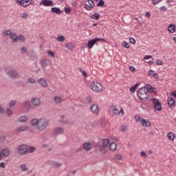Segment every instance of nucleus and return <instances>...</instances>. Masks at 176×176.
<instances>
[{
    "instance_id": "27",
    "label": "nucleus",
    "mask_w": 176,
    "mask_h": 176,
    "mask_svg": "<svg viewBox=\"0 0 176 176\" xmlns=\"http://www.w3.org/2000/svg\"><path fill=\"white\" fill-rule=\"evenodd\" d=\"M27 120H28V118L25 116H22L19 118V122H21V123H25Z\"/></svg>"
},
{
    "instance_id": "31",
    "label": "nucleus",
    "mask_w": 176,
    "mask_h": 176,
    "mask_svg": "<svg viewBox=\"0 0 176 176\" xmlns=\"http://www.w3.org/2000/svg\"><path fill=\"white\" fill-rule=\"evenodd\" d=\"M138 87V83L135 84L134 86L131 87L130 92L131 93H135V90Z\"/></svg>"
},
{
    "instance_id": "34",
    "label": "nucleus",
    "mask_w": 176,
    "mask_h": 176,
    "mask_svg": "<svg viewBox=\"0 0 176 176\" xmlns=\"http://www.w3.org/2000/svg\"><path fill=\"white\" fill-rule=\"evenodd\" d=\"M58 42H64L65 41V37L63 36H58L56 38Z\"/></svg>"
},
{
    "instance_id": "13",
    "label": "nucleus",
    "mask_w": 176,
    "mask_h": 176,
    "mask_svg": "<svg viewBox=\"0 0 176 176\" xmlns=\"http://www.w3.org/2000/svg\"><path fill=\"white\" fill-rule=\"evenodd\" d=\"M41 3H42L43 6H54V3H53V1H50V0H42L41 1Z\"/></svg>"
},
{
    "instance_id": "38",
    "label": "nucleus",
    "mask_w": 176,
    "mask_h": 176,
    "mask_svg": "<svg viewBox=\"0 0 176 176\" xmlns=\"http://www.w3.org/2000/svg\"><path fill=\"white\" fill-rule=\"evenodd\" d=\"M7 115L8 116H12L13 115V110L12 109L9 108L7 109Z\"/></svg>"
},
{
    "instance_id": "25",
    "label": "nucleus",
    "mask_w": 176,
    "mask_h": 176,
    "mask_svg": "<svg viewBox=\"0 0 176 176\" xmlns=\"http://www.w3.org/2000/svg\"><path fill=\"white\" fill-rule=\"evenodd\" d=\"M83 148L85 149V151H90V149H91V144L85 142L83 144Z\"/></svg>"
},
{
    "instance_id": "5",
    "label": "nucleus",
    "mask_w": 176,
    "mask_h": 176,
    "mask_svg": "<svg viewBox=\"0 0 176 176\" xmlns=\"http://www.w3.org/2000/svg\"><path fill=\"white\" fill-rule=\"evenodd\" d=\"M90 87L93 91H96V93H100L101 90H102V85L98 83V82H93L90 85Z\"/></svg>"
},
{
    "instance_id": "39",
    "label": "nucleus",
    "mask_w": 176,
    "mask_h": 176,
    "mask_svg": "<svg viewBox=\"0 0 176 176\" xmlns=\"http://www.w3.org/2000/svg\"><path fill=\"white\" fill-rule=\"evenodd\" d=\"M72 12V10L69 7L65 8V12L66 14H69Z\"/></svg>"
},
{
    "instance_id": "35",
    "label": "nucleus",
    "mask_w": 176,
    "mask_h": 176,
    "mask_svg": "<svg viewBox=\"0 0 176 176\" xmlns=\"http://www.w3.org/2000/svg\"><path fill=\"white\" fill-rule=\"evenodd\" d=\"M18 41L20 42H25V38H24V36L20 34L18 36Z\"/></svg>"
},
{
    "instance_id": "60",
    "label": "nucleus",
    "mask_w": 176,
    "mask_h": 176,
    "mask_svg": "<svg viewBox=\"0 0 176 176\" xmlns=\"http://www.w3.org/2000/svg\"><path fill=\"white\" fill-rule=\"evenodd\" d=\"M144 60H149L150 58H152V56L151 55H146L144 57Z\"/></svg>"
},
{
    "instance_id": "2",
    "label": "nucleus",
    "mask_w": 176,
    "mask_h": 176,
    "mask_svg": "<svg viewBox=\"0 0 176 176\" xmlns=\"http://www.w3.org/2000/svg\"><path fill=\"white\" fill-rule=\"evenodd\" d=\"M4 72L10 79H17L19 77V72L17 69L12 68V66H6L4 68Z\"/></svg>"
},
{
    "instance_id": "32",
    "label": "nucleus",
    "mask_w": 176,
    "mask_h": 176,
    "mask_svg": "<svg viewBox=\"0 0 176 176\" xmlns=\"http://www.w3.org/2000/svg\"><path fill=\"white\" fill-rule=\"evenodd\" d=\"M20 168L21 171H28V168H27V166L24 164L20 165Z\"/></svg>"
},
{
    "instance_id": "26",
    "label": "nucleus",
    "mask_w": 176,
    "mask_h": 176,
    "mask_svg": "<svg viewBox=\"0 0 176 176\" xmlns=\"http://www.w3.org/2000/svg\"><path fill=\"white\" fill-rule=\"evenodd\" d=\"M167 137L170 141H174V138H175V135L173 132H170L168 133Z\"/></svg>"
},
{
    "instance_id": "50",
    "label": "nucleus",
    "mask_w": 176,
    "mask_h": 176,
    "mask_svg": "<svg viewBox=\"0 0 176 176\" xmlns=\"http://www.w3.org/2000/svg\"><path fill=\"white\" fill-rule=\"evenodd\" d=\"M14 105H16V100H12L10 102V108L14 107Z\"/></svg>"
},
{
    "instance_id": "44",
    "label": "nucleus",
    "mask_w": 176,
    "mask_h": 176,
    "mask_svg": "<svg viewBox=\"0 0 176 176\" xmlns=\"http://www.w3.org/2000/svg\"><path fill=\"white\" fill-rule=\"evenodd\" d=\"M23 104L25 107H30L31 105V102H30V100H25L24 101Z\"/></svg>"
},
{
    "instance_id": "4",
    "label": "nucleus",
    "mask_w": 176,
    "mask_h": 176,
    "mask_svg": "<svg viewBox=\"0 0 176 176\" xmlns=\"http://www.w3.org/2000/svg\"><path fill=\"white\" fill-rule=\"evenodd\" d=\"M138 97L141 101H146L149 97L148 91L145 88H140L138 91Z\"/></svg>"
},
{
    "instance_id": "9",
    "label": "nucleus",
    "mask_w": 176,
    "mask_h": 176,
    "mask_svg": "<svg viewBox=\"0 0 176 176\" xmlns=\"http://www.w3.org/2000/svg\"><path fill=\"white\" fill-rule=\"evenodd\" d=\"M155 111H162V103L157 99L153 100Z\"/></svg>"
},
{
    "instance_id": "47",
    "label": "nucleus",
    "mask_w": 176,
    "mask_h": 176,
    "mask_svg": "<svg viewBox=\"0 0 176 176\" xmlns=\"http://www.w3.org/2000/svg\"><path fill=\"white\" fill-rule=\"evenodd\" d=\"M129 43H132V45H135V39L133 37L129 38Z\"/></svg>"
},
{
    "instance_id": "43",
    "label": "nucleus",
    "mask_w": 176,
    "mask_h": 176,
    "mask_svg": "<svg viewBox=\"0 0 176 176\" xmlns=\"http://www.w3.org/2000/svg\"><path fill=\"white\" fill-rule=\"evenodd\" d=\"M21 54L27 53V48L25 47H22L21 49Z\"/></svg>"
},
{
    "instance_id": "62",
    "label": "nucleus",
    "mask_w": 176,
    "mask_h": 176,
    "mask_svg": "<svg viewBox=\"0 0 176 176\" xmlns=\"http://www.w3.org/2000/svg\"><path fill=\"white\" fill-rule=\"evenodd\" d=\"M153 78H155V79L159 78V76H158L157 73H153Z\"/></svg>"
},
{
    "instance_id": "22",
    "label": "nucleus",
    "mask_w": 176,
    "mask_h": 176,
    "mask_svg": "<svg viewBox=\"0 0 176 176\" xmlns=\"http://www.w3.org/2000/svg\"><path fill=\"white\" fill-rule=\"evenodd\" d=\"M10 36L12 39V42H14V43H17V42H19V38L16 33H12Z\"/></svg>"
},
{
    "instance_id": "46",
    "label": "nucleus",
    "mask_w": 176,
    "mask_h": 176,
    "mask_svg": "<svg viewBox=\"0 0 176 176\" xmlns=\"http://www.w3.org/2000/svg\"><path fill=\"white\" fill-rule=\"evenodd\" d=\"M88 3L90 8H94V1H93V0H89Z\"/></svg>"
},
{
    "instance_id": "3",
    "label": "nucleus",
    "mask_w": 176,
    "mask_h": 176,
    "mask_svg": "<svg viewBox=\"0 0 176 176\" xmlns=\"http://www.w3.org/2000/svg\"><path fill=\"white\" fill-rule=\"evenodd\" d=\"M108 145H109V140L104 139L98 142L96 145V148L99 149L100 153L104 155V153H107V146H108Z\"/></svg>"
},
{
    "instance_id": "11",
    "label": "nucleus",
    "mask_w": 176,
    "mask_h": 176,
    "mask_svg": "<svg viewBox=\"0 0 176 176\" xmlns=\"http://www.w3.org/2000/svg\"><path fill=\"white\" fill-rule=\"evenodd\" d=\"M90 109L91 112L96 115H98V113H100V109H98V106H97L96 104H91Z\"/></svg>"
},
{
    "instance_id": "64",
    "label": "nucleus",
    "mask_w": 176,
    "mask_h": 176,
    "mask_svg": "<svg viewBox=\"0 0 176 176\" xmlns=\"http://www.w3.org/2000/svg\"><path fill=\"white\" fill-rule=\"evenodd\" d=\"M130 71H131L132 72H134V71H135V67H134L133 66H131L129 67Z\"/></svg>"
},
{
    "instance_id": "59",
    "label": "nucleus",
    "mask_w": 176,
    "mask_h": 176,
    "mask_svg": "<svg viewBox=\"0 0 176 176\" xmlns=\"http://www.w3.org/2000/svg\"><path fill=\"white\" fill-rule=\"evenodd\" d=\"M152 1L153 2V5H157L159 2H162V0H152Z\"/></svg>"
},
{
    "instance_id": "19",
    "label": "nucleus",
    "mask_w": 176,
    "mask_h": 176,
    "mask_svg": "<svg viewBox=\"0 0 176 176\" xmlns=\"http://www.w3.org/2000/svg\"><path fill=\"white\" fill-rule=\"evenodd\" d=\"M51 11L52 12V13H56V14H61V13L63 12V11H61V10L60 9V8H57V7L52 8Z\"/></svg>"
},
{
    "instance_id": "55",
    "label": "nucleus",
    "mask_w": 176,
    "mask_h": 176,
    "mask_svg": "<svg viewBox=\"0 0 176 176\" xmlns=\"http://www.w3.org/2000/svg\"><path fill=\"white\" fill-rule=\"evenodd\" d=\"M120 130H121L122 133H126V126L122 125V126L120 127Z\"/></svg>"
},
{
    "instance_id": "29",
    "label": "nucleus",
    "mask_w": 176,
    "mask_h": 176,
    "mask_svg": "<svg viewBox=\"0 0 176 176\" xmlns=\"http://www.w3.org/2000/svg\"><path fill=\"white\" fill-rule=\"evenodd\" d=\"M2 34L3 36H9V35H12V31L10 30H4Z\"/></svg>"
},
{
    "instance_id": "17",
    "label": "nucleus",
    "mask_w": 176,
    "mask_h": 176,
    "mask_svg": "<svg viewBox=\"0 0 176 176\" xmlns=\"http://www.w3.org/2000/svg\"><path fill=\"white\" fill-rule=\"evenodd\" d=\"M49 60H46V59H43L41 61V67L43 69V71H45L46 69V67H48L49 65Z\"/></svg>"
},
{
    "instance_id": "23",
    "label": "nucleus",
    "mask_w": 176,
    "mask_h": 176,
    "mask_svg": "<svg viewBox=\"0 0 176 176\" xmlns=\"http://www.w3.org/2000/svg\"><path fill=\"white\" fill-rule=\"evenodd\" d=\"M100 17L101 15L98 12H95L91 16V19H92V20H100Z\"/></svg>"
},
{
    "instance_id": "8",
    "label": "nucleus",
    "mask_w": 176,
    "mask_h": 176,
    "mask_svg": "<svg viewBox=\"0 0 176 176\" xmlns=\"http://www.w3.org/2000/svg\"><path fill=\"white\" fill-rule=\"evenodd\" d=\"M18 151L21 155H25L28 152V147L25 144H21L19 146Z\"/></svg>"
},
{
    "instance_id": "37",
    "label": "nucleus",
    "mask_w": 176,
    "mask_h": 176,
    "mask_svg": "<svg viewBox=\"0 0 176 176\" xmlns=\"http://www.w3.org/2000/svg\"><path fill=\"white\" fill-rule=\"evenodd\" d=\"M54 100L55 102H57V104H60V102H61V98L58 97V96H55L54 98Z\"/></svg>"
},
{
    "instance_id": "12",
    "label": "nucleus",
    "mask_w": 176,
    "mask_h": 176,
    "mask_svg": "<svg viewBox=\"0 0 176 176\" xmlns=\"http://www.w3.org/2000/svg\"><path fill=\"white\" fill-rule=\"evenodd\" d=\"M54 134L55 135H60V134H64V129L61 126L55 128Z\"/></svg>"
},
{
    "instance_id": "30",
    "label": "nucleus",
    "mask_w": 176,
    "mask_h": 176,
    "mask_svg": "<svg viewBox=\"0 0 176 176\" xmlns=\"http://www.w3.org/2000/svg\"><path fill=\"white\" fill-rule=\"evenodd\" d=\"M109 149H110V151H116V143L111 142L109 144Z\"/></svg>"
},
{
    "instance_id": "52",
    "label": "nucleus",
    "mask_w": 176,
    "mask_h": 176,
    "mask_svg": "<svg viewBox=\"0 0 176 176\" xmlns=\"http://www.w3.org/2000/svg\"><path fill=\"white\" fill-rule=\"evenodd\" d=\"M140 156H142V157H144V159L147 157L146 153L144 151H142L140 153Z\"/></svg>"
},
{
    "instance_id": "24",
    "label": "nucleus",
    "mask_w": 176,
    "mask_h": 176,
    "mask_svg": "<svg viewBox=\"0 0 176 176\" xmlns=\"http://www.w3.org/2000/svg\"><path fill=\"white\" fill-rule=\"evenodd\" d=\"M168 30L169 31V32H170V34H174V32H175V25L170 24L168 27Z\"/></svg>"
},
{
    "instance_id": "6",
    "label": "nucleus",
    "mask_w": 176,
    "mask_h": 176,
    "mask_svg": "<svg viewBox=\"0 0 176 176\" xmlns=\"http://www.w3.org/2000/svg\"><path fill=\"white\" fill-rule=\"evenodd\" d=\"M98 41H102L104 42H105V39L104 38H94V39H91L88 41L87 43V47L88 49H91L94 45H96V43H97V42H98Z\"/></svg>"
},
{
    "instance_id": "18",
    "label": "nucleus",
    "mask_w": 176,
    "mask_h": 176,
    "mask_svg": "<svg viewBox=\"0 0 176 176\" xmlns=\"http://www.w3.org/2000/svg\"><path fill=\"white\" fill-rule=\"evenodd\" d=\"M38 83L43 86V87H47V82H46V80L45 78H41L38 80Z\"/></svg>"
},
{
    "instance_id": "51",
    "label": "nucleus",
    "mask_w": 176,
    "mask_h": 176,
    "mask_svg": "<svg viewBox=\"0 0 176 176\" xmlns=\"http://www.w3.org/2000/svg\"><path fill=\"white\" fill-rule=\"evenodd\" d=\"M47 54H48V56H50V57H54V52H53L52 51H48Z\"/></svg>"
},
{
    "instance_id": "21",
    "label": "nucleus",
    "mask_w": 176,
    "mask_h": 176,
    "mask_svg": "<svg viewBox=\"0 0 176 176\" xmlns=\"http://www.w3.org/2000/svg\"><path fill=\"white\" fill-rule=\"evenodd\" d=\"M28 129H29L28 126H22L18 127L16 131H17L18 133H21V131H27Z\"/></svg>"
},
{
    "instance_id": "49",
    "label": "nucleus",
    "mask_w": 176,
    "mask_h": 176,
    "mask_svg": "<svg viewBox=\"0 0 176 176\" xmlns=\"http://www.w3.org/2000/svg\"><path fill=\"white\" fill-rule=\"evenodd\" d=\"M86 100L89 104H91V102H93V100H91V97L90 96H87Z\"/></svg>"
},
{
    "instance_id": "10",
    "label": "nucleus",
    "mask_w": 176,
    "mask_h": 176,
    "mask_svg": "<svg viewBox=\"0 0 176 176\" xmlns=\"http://www.w3.org/2000/svg\"><path fill=\"white\" fill-rule=\"evenodd\" d=\"M109 110L110 113H113V115H120V111L114 105L110 106Z\"/></svg>"
},
{
    "instance_id": "36",
    "label": "nucleus",
    "mask_w": 176,
    "mask_h": 176,
    "mask_svg": "<svg viewBox=\"0 0 176 176\" xmlns=\"http://www.w3.org/2000/svg\"><path fill=\"white\" fill-rule=\"evenodd\" d=\"M78 71H80V72H81L82 76H84V78H87V73H86V72L82 70L81 68H78Z\"/></svg>"
},
{
    "instance_id": "33",
    "label": "nucleus",
    "mask_w": 176,
    "mask_h": 176,
    "mask_svg": "<svg viewBox=\"0 0 176 176\" xmlns=\"http://www.w3.org/2000/svg\"><path fill=\"white\" fill-rule=\"evenodd\" d=\"M66 47L69 50H74V47H75V46H74V44H72V43H67L66 45Z\"/></svg>"
},
{
    "instance_id": "15",
    "label": "nucleus",
    "mask_w": 176,
    "mask_h": 176,
    "mask_svg": "<svg viewBox=\"0 0 176 176\" xmlns=\"http://www.w3.org/2000/svg\"><path fill=\"white\" fill-rule=\"evenodd\" d=\"M8 155H10L9 148H4L1 151V152H0V157H2V156H5L6 157Z\"/></svg>"
},
{
    "instance_id": "53",
    "label": "nucleus",
    "mask_w": 176,
    "mask_h": 176,
    "mask_svg": "<svg viewBox=\"0 0 176 176\" xmlns=\"http://www.w3.org/2000/svg\"><path fill=\"white\" fill-rule=\"evenodd\" d=\"M21 17H22V19H27L28 17V13L23 12Z\"/></svg>"
},
{
    "instance_id": "40",
    "label": "nucleus",
    "mask_w": 176,
    "mask_h": 176,
    "mask_svg": "<svg viewBox=\"0 0 176 176\" xmlns=\"http://www.w3.org/2000/svg\"><path fill=\"white\" fill-rule=\"evenodd\" d=\"M5 140H6V136L5 135H2L0 136V142H5Z\"/></svg>"
},
{
    "instance_id": "48",
    "label": "nucleus",
    "mask_w": 176,
    "mask_h": 176,
    "mask_svg": "<svg viewBox=\"0 0 176 176\" xmlns=\"http://www.w3.org/2000/svg\"><path fill=\"white\" fill-rule=\"evenodd\" d=\"M29 152H30V153H34V152H35V147L30 146L29 148Z\"/></svg>"
},
{
    "instance_id": "61",
    "label": "nucleus",
    "mask_w": 176,
    "mask_h": 176,
    "mask_svg": "<svg viewBox=\"0 0 176 176\" xmlns=\"http://www.w3.org/2000/svg\"><path fill=\"white\" fill-rule=\"evenodd\" d=\"M116 159H117V160H122V155H116Z\"/></svg>"
},
{
    "instance_id": "14",
    "label": "nucleus",
    "mask_w": 176,
    "mask_h": 176,
    "mask_svg": "<svg viewBox=\"0 0 176 176\" xmlns=\"http://www.w3.org/2000/svg\"><path fill=\"white\" fill-rule=\"evenodd\" d=\"M168 105L170 108H175V99L173 98H168Z\"/></svg>"
},
{
    "instance_id": "45",
    "label": "nucleus",
    "mask_w": 176,
    "mask_h": 176,
    "mask_svg": "<svg viewBox=\"0 0 176 176\" xmlns=\"http://www.w3.org/2000/svg\"><path fill=\"white\" fill-rule=\"evenodd\" d=\"M104 3L105 2L104 1V0H100L98 3L97 4V6H104Z\"/></svg>"
},
{
    "instance_id": "41",
    "label": "nucleus",
    "mask_w": 176,
    "mask_h": 176,
    "mask_svg": "<svg viewBox=\"0 0 176 176\" xmlns=\"http://www.w3.org/2000/svg\"><path fill=\"white\" fill-rule=\"evenodd\" d=\"M122 46L125 47V49H129L130 47V45L126 41L122 42Z\"/></svg>"
},
{
    "instance_id": "56",
    "label": "nucleus",
    "mask_w": 176,
    "mask_h": 176,
    "mask_svg": "<svg viewBox=\"0 0 176 176\" xmlns=\"http://www.w3.org/2000/svg\"><path fill=\"white\" fill-rule=\"evenodd\" d=\"M149 91H150V93H156L157 91V90L156 89V88L151 87V89Z\"/></svg>"
},
{
    "instance_id": "20",
    "label": "nucleus",
    "mask_w": 176,
    "mask_h": 176,
    "mask_svg": "<svg viewBox=\"0 0 176 176\" xmlns=\"http://www.w3.org/2000/svg\"><path fill=\"white\" fill-rule=\"evenodd\" d=\"M142 126H145V127H151V122L147 120H144L143 118L141 119Z\"/></svg>"
},
{
    "instance_id": "7",
    "label": "nucleus",
    "mask_w": 176,
    "mask_h": 176,
    "mask_svg": "<svg viewBox=\"0 0 176 176\" xmlns=\"http://www.w3.org/2000/svg\"><path fill=\"white\" fill-rule=\"evenodd\" d=\"M16 3L20 5L21 6H23V8H27V6H30L31 5V2L32 1L31 0H15Z\"/></svg>"
},
{
    "instance_id": "28",
    "label": "nucleus",
    "mask_w": 176,
    "mask_h": 176,
    "mask_svg": "<svg viewBox=\"0 0 176 176\" xmlns=\"http://www.w3.org/2000/svg\"><path fill=\"white\" fill-rule=\"evenodd\" d=\"M142 89H145V90L147 91V94H148L150 90L152 89V85L146 84L144 87H142Z\"/></svg>"
},
{
    "instance_id": "57",
    "label": "nucleus",
    "mask_w": 176,
    "mask_h": 176,
    "mask_svg": "<svg viewBox=\"0 0 176 176\" xmlns=\"http://www.w3.org/2000/svg\"><path fill=\"white\" fill-rule=\"evenodd\" d=\"M156 64L157 65H163V61L161 60H157Z\"/></svg>"
},
{
    "instance_id": "54",
    "label": "nucleus",
    "mask_w": 176,
    "mask_h": 176,
    "mask_svg": "<svg viewBox=\"0 0 176 176\" xmlns=\"http://www.w3.org/2000/svg\"><path fill=\"white\" fill-rule=\"evenodd\" d=\"M84 8L87 10H91V7H90V6L87 5V4H85L84 5Z\"/></svg>"
},
{
    "instance_id": "63",
    "label": "nucleus",
    "mask_w": 176,
    "mask_h": 176,
    "mask_svg": "<svg viewBox=\"0 0 176 176\" xmlns=\"http://www.w3.org/2000/svg\"><path fill=\"white\" fill-rule=\"evenodd\" d=\"M5 112V109L2 106L0 105V113H3Z\"/></svg>"
},
{
    "instance_id": "16",
    "label": "nucleus",
    "mask_w": 176,
    "mask_h": 176,
    "mask_svg": "<svg viewBox=\"0 0 176 176\" xmlns=\"http://www.w3.org/2000/svg\"><path fill=\"white\" fill-rule=\"evenodd\" d=\"M32 104L35 107H38L41 104V100L38 98H33L32 99Z\"/></svg>"
},
{
    "instance_id": "58",
    "label": "nucleus",
    "mask_w": 176,
    "mask_h": 176,
    "mask_svg": "<svg viewBox=\"0 0 176 176\" xmlns=\"http://www.w3.org/2000/svg\"><path fill=\"white\" fill-rule=\"evenodd\" d=\"M135 120H136V122H141V119H142V118H141V117H140L139 116H135Z\"/></svg>"
},
{
    "instance_id": "1",
    "label": "nucleus",
    "mask_w": 176,
    "mask_h": 176,
    "mask_svg": "<svg viewBox=\"0 0 176 176\" xmlns=\"http://www.w3.org/2000/svg\"><path fill=\"white\" fill-rule=\"evenodd\" d=\"M32 126L37 127L39 131H43L47 129L49 126V121L45 118H34L31 120Z\"/></svg>"
},
{
    "instance_id": "42",
    "label": "nucleus",
    "mask_w": 176,
    "mask_h": 176,
    "mask_svg": "<svg viewBox=\"0 0 176 176\" xmlns=\"http://www.w3.org/2000/svg\"><path fill=\"white\" fill-rule=\"evenodd\" d=\"M28 82H29L30 83H36V80H34V78H29L28 79Z\"/></svg>"
}]
</instances>
